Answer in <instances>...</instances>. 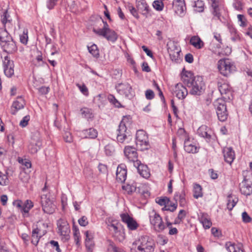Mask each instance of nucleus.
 Here are the masks:
<instances>
[{
	"mask_svg": "<svg viewBox=\"0 0 252 252\" xmlns=\"http://www.w3.org/2000/svg\"><path fill=\"white\" fill-rule=\"evenodd\" d=\"M11 20L9 14H8L7 11H5L3 15L1 16V22L4 26L5 28H6V23L7 22H9Z\"/></svg>",
	"mask_w": 252,
	"mask_h": 252,
	"instance_id": "obj_49",
	"label": "nucleus"
},
{
	"mask_svg": "<svg viewBox=\"0 0 252 252\" xmlns=\"http://www.w3.org/2000/svg\"><path fill=\"white\" fill-rule=\"evenodd\" d=\"M190 72L186 71L182 76V80L189 88H191L190 93L194 95H200L204 91L205 84L201 76L192 77Z\"/></svg>",
	"mask_w": 252,
	"mask_h": 252,
	"instance_id": "obj_1",
	"label": "nucleus"
},
{
	"mask_svg": "<svg viewBox=\"0 0 252 252\" xmlns=\"http://www.w3.org/2000/svg\"><path fill=\"white\" fill-rule=\"evenodd\" d=\"M218 88L221 94L225 99H231L232 97L230 87L226 83H218Z\"/></svg>",
	"mask_w": 252,
	"mask_h": 252,
	"instance_id": "obj_14",
	"label": "nucleus"
},
{
	"mask_svg": "<svg viewBox=\"0 0 252 252\" xmlns=\"http://www.w3.org/2000/svg\"><path fill=\"white\" fill-rule=\"evenodd\" d=\"M121 218L122 220V221L127 224L128 223L129 220L131 219V217H130L128 214H122L121 215Z\"/></svg>",
	"mask_w": 252,
	"mask_h": 252,
	"instance_id": "obj_62",
	"label": "nucleus"
},
{
	"mask_svg": "<svg viewBox=\"0 0 252 252\" xmlns=\"http://www.w3.org/2000/svg\"><path fill=\"white\" fill-rule=\"evenodd\" d=\"M156 202L160 206H165L168 203L169 199L167 197L162 198H157L156 200Z\"/></svg>",
	"mask_w": 252,
	"mask_h": 252,
	"instance_id": "obj_58",
	"label": "nucleus"
},
{
	"mask_svg": "<svg viewBox=\"0 0 252 252\" xmlns=\"http://www.w3.org/2000/svg\"><path fill=\"white\" fill-rule=\"evenodd\" d=\"M0 45L3 49V51L6 53H12L17 50L16 44L12 37L11 39H8L0 43Z\"/></svg>",
	"mask_w": 252,
	"mask_h": 252,
	"instance_id": "obj_19",
	"label": "nucleus"
},
{
	"mask_svg": "<svg viewBox=\"0 0 252 252\" xmlns=\"http://www.w3.org/2000/svg\"><path fill=\"white\" fill-rule=\"evenodd\" d=\"M108 226L110 230L114 231L115 237H116L119 241H122L124 240V233L123 232H121V225L120 223H113Z\"/></svg>",
	"mask_w": 252,
	"mask_h": 252,
	"instance_id": "obj_13",
	"label": "nucleus"
},
{
	"mask_svg": "<svg viewBox=\"0 0 252 252\" xmlns=\"http://www.w3.org/2000/svg\"><path fill=\"white\" fill-rule=\"evenodd\" d=\"M231 39L233 41L236 42L240 40L239 35L237 34L236 31L234 29L231 30Z\"/></svg>",
	"mask_w": 252,
	"mask_h": 252,
	"instance_id": "obj_52",
	"label": "nucleus"
},
{
	"mask_svg": "<svg viewBox=\"0 0 252 252\" xmlns=\"http://www.w3.org/2000/svg\"><path fill=\"white\" fill-rule=\"evenodd\" d=\"M25 105L24 99L21 97L19 96L17 98V100L13 102L11 106V114L15 115L17 112L23 109Z\"/></svg>",
	"mask_w": 252,
	"mask_h": 252,
	"instance_id": "obj_22",
	"label": "nucleus"
},
{
	"mask_svg": "<svg viewBox=\"0 0 252 252\" xmlns=\"http://www.w3.org/2000/svg\"><path fill=\"white\" fill-rule=\"evenodd\" d=\"M13 205L14 207L21 211L22 207H23V202L20 200H15L13 202Z\"/></svg>",
	"mask_w": 252,
	"mask_h": 252,
	"instance_id": "obj_63",
	"label": "nucleus"
},
{
	"mask_svg": "<svg viewBox=\"0 0 252 252\" xmlns=\"http://www.w3.org/2000/svg\"><path fill=\"white\" fill-rule=\"evenodd\" d=\"M190 44L196 48L200 49L203 46V42L198 36H193L190 40Z\"/></svg>",
	"mask_w": 252,
	"mask_h": 252,
	"instance_id": "obj_33",
	"label": "nucleus"
},
{
	"mask_svg": "<svg viewBox=\"0 0 252 252\" xmlns=\"http://www.w3.org/2000/svg\"><path fill=\"white\" fill-rule=\"evenodd\" d=\"M58 0H47L46 2L47 7L49 9H53L56 5Z\"/></svg>",
	"mask_w": 252,
	"mask_h": 252,
	"instance_id": "obj_59",
	"label": "nucleus"
},
{
	"mask_svg": "<svg viewBox=\"0 0 252 252\" xmlns=\"http://www.w3.org/2000/svg\"><path fill=\"white\" fill-rule=\"evenodd\" d=\"M8 183L7 173H3L0 171V185L6 186Z\"/></svg>",
	"mask_w": 252,
	"mask_h": 252,
	"instance_id": "obj_46",
	"label": "nucleus"
},
{
	"mask_svg": "<svg viewBox=\"0 0 252 252\" xmlns=\"http://www.w3.org/2000/svg\"><path fill=\"white\" fill-rule=\"evenodd\" d=\"M193 6L196 11L201 12L204 10V3L201 0H197L195 1Z\"/></svg>",
	"mask_w": 252,
	"mask_h": 252,
	"instance_id": "obj_42",
	"label": "nucleus"
},
{
	"mask_svg": "<svg viewBox=\"0 0 252 252\" xmlns=\"http://www.w3.org/2000/svg\"><path fill=\"white\" fill-rule=\"evenodd\" d=\"M174 92L176 96L180 99H184L188 94L187 89L181 83L176 85Z\"/></svg>",
	"mask_w": 252,
	"mask_h": 252,
	"instance_id": "obj_20",
	"label": "nucleus"
},
{
	"mask_svg": "<svg viewBox=\"0 0 252 252\" xmlns=\"http://www.w3.org/2000/svg\"><path fill=\"white\" fill-rule=\"evenodd\" d=\"M108 99L109 102L113 104L115 107L119 108L122 106L120 102L115 98L114 95L112 94L109 95Z\"/></svg>",
	"mask_w": 252,
	"mask_h": 252,
	"instance_id": "obj_47",
	"label": "nucleus"
},
{
	"mask_svg": "<svg viewBox=\"0 0 252 252\" xmlns=\"http://www.w3.org/2000/svg\"><path fill=\"white\" fill-rule=\"evenodd\" d=\"M203 193L202 192V188L199 184H195L193 188V196L195 198L202 197Z\"/></svg>",
	"mask_w": 252,
	"mask_h": 252,
	"instance_id": "obj_40",
	"label": "nucleus"
},
{
	"mask_svg": "<svg viewBox=\"0 0 252 252\" xmlns=\"http://www.w3.org/2000/svg\"><path fill=\"white\" fill-rule=\"evenodd\" d=\"M3 66L4 68V72L5 75L8 77H11L14 75V62L11 60L10 58L6 56L4 57L3 61Z\"/></svg>",
	"mask_w": 252,
	"mask_h": 252,
	"instance_id": "obj_11",
	"label": "nucleus"
},
{
	"mask_svg": "<svg viewBox=\"0 0 252 252\" xmlns=\"http://www.w3.org/2000/svg\"><path fill=\"white\" fill-rule=\"evenodd\" d=\"M199 220L205 229L209 228L212 225V222L207 214L203 213L199 218Z\"/></svg>",
	"mask_w": 252,
	"mask_h": 252,
	"instance_id": "obj_29",
	"label": "nucleus"
},
{
	"mask_svg": "<svg viewBox=\"0 0 252 252\" xmlns=\"http://www.w3.org/2000/svg\"><path fill=\"white\" fill-rule=\"evenodd\" d=\"M58 233L64 237L65 240L69 239L70 228L68 223L66 221L63 219H60L57 221Z\"/></svg>",
	"mask_w": 252,
	"mask_h": 252,
	"instance_id": "obj_8",
	"label": "nucleus"
},
{
	"mask_svg": "<svg viewBox=\"0 0 252 252\" xmlns=\"http://www.w3.org/2000/svg\"><path fill=\"white\" fill-rule=\"evenodd\" d=\"M126 224L128 228L132 230L136 229L138 227L137 222L134 220H133V218H131L128 223H127Z\"/></svg>",
	"mask_w": 252,
	"mask_h": 252,
	"instance_id": "obj_54",
	"label": "nucleus"
},
{
	"mask_svg": "<svg viewBox=\"0 0 252 252\" xmlns=\"http://www.w3.org/2000/svg\"><path fill=\"white\" fill-rule=\"evenodd\" d=\"M184 149L187 153L192 154L196 153L198 151V148L195 145L191 144L189 139L185 141Z\"/></svg>",
	"mask_w": 252,
	"mask_h": 252,
	"instance_id": "obj_28",
	"label": "nucleus"
},
{
	"mask_svg": "<svg viewBox=\"0 0 252 252\" xmlns=\"http://www.w3.org/2000/svg\"><path fill=\"white\" fill-rule=\"evenodd\" d=\"M133 165L137 168L138 172L142 177L145 178H148L150 177V171L146 165L141 163L140 160L134 162Z\"/></svg>",
	"mask_w": 252,
	"mask_h": 252,
	"instance_id": "obj_18",
	"label": "nucleus"
},
{
	"mask_svg": "<svg viewBox=\"0 0 252 252\" xmlns=\"http://www.w3.org/2000/svg\"><path fill=\"white\" fill-rule=\"evenodd\" d=\"M107 252H125V251L118 247H117L113 242H110L107 248Z\"/></svg>",
	"mask_w": 252,
	"mask_h": 252,
	"instance_id": "obj_41",
	"label": "nucleus"
},
{
	"mask_svg": "<svg viewBox=\"0 0 252 252\" xmlns=\"http://www.w3.org/2000/svg\"><path fill=\"white\" fill-rule=\"evenodd\" d=\"M221 101H222L221 102H220V101L217 102L216 113L219 120L220 121L224 122L227 118L228 113L225 102L222 100Z\"/></svg>",
	"mask_w": 252,
	"mask_h": 252,
	"instance_id": "obj_9",
	"label": "nucleus"
},
{
	"mask_svg": "<svg viewBox=\"0 0 252 252\" xmlns=\"http://www.w3.org/2000/svg\"><path fill=\"white\" fill-rule=\"evenodd\" d=\"M139 252H153L155 242L154 240L148 236H141L138 241L133 243L131 248V252L136 248Z\"/></svg>",
	"mask_w": 252,
	"mask_h": 252,
	"instance_id": "obj_2",
	"label": "nucleus"
},
{
	"mask_svg": "<svg viewBox=\"0 0 252 252\" xmlns=\"http://www.w3.org/2000/svg\"><path fill=\"white\" fill-rule=\"evenodd\" d=\"M130 135L124 134L123 135H117V140L119 143H126L128 142V140L130 139Z\"/></svg>",
	"mask_w": 252,
	"mask_h": 252,
	"instance_id": "obj_44",
	"label": "nucleus"
},
{
	"mask_svg": "<svg viewBox=\"0 0 252 252\" xmlns=\"http://www.w3.org/2000/svg\"><path fill=\"white\" fill-rule=\"evenodd\" d=\"M150 222L158 232H161L165 228L162 218L159 215L156 213H155L153 216H150Z\"/></svg>",
	"mask_w": 252,
	"mask_h": 252,
	"instance_id": "obj_10",
	"label": "nucleus"
},
{
	"mask_svg": "<svg viewBox=\"0 0 252 252\" xmlns=\"http://www.w3.org/2000/svg\"><path fill=\"white\" fill-rule=\"evenodd\" d=\"M212 1V7L213 8V14L214 16L219 18L220 13L219 12L218 7L220 2V0H211Z\"/></svg>",
	"mask_w": 252,
	"mask_h": 252,
	"instance_id": "obj_36",
	"label": "nucleus"
},
{
	"mask_svg": "<svg viewBox=\"0 0 252 252\" xmlns=\"http://www.w3.org/2000/svg\"><path fill=\"white\" fill-rule=\"evenodd\" d=\"M167 50L169 54H170V51L172 53L175 52H181V49L178 46L177 43L174 41H169L167 44Z\"/></svg>",
	"mask_w": 252,
	"mask_h": 252,
	"instance_id": "obj_34",
	"label": "nucleus"
},
{
	"mask_svg": "<svg viewBox=\"0 0 252 252\" xmlns=\"http://www.w3.org/2000/svg\"><path fill=\"white\" fill-rule=\"evenodd\" d=\"M82 115L83 117L89 120L93 117L91 110L88 108H84L81 110Z\"/></svg>",
	"mask_w": 252,
	"mask_h": 252,
	"instance_id": "obj_43",
	"label": "nucleus"
},
{
	"mask_svg": "<svg viewBox=\"0 0 252 252\" xmlns=\"http://www.w3.org/2000/svg\"><path fill=\"white\" fill-rule=\"evenodd\" d=\"M209 128L205 125H202L197 129V133L201 137L206 139L207 141L210 140L211 135L209 132Z\"/></svg>",
	"mask_w": 252,
	"mask_h": 252,
	"instance_id": "obj_25",
	"label": "nucleus"
},
{
	"mask_svg": "<svg viewBox=\"0 0 252 252\" xmlns=\"http://www.w3.org/2000/svg\"><path fill=\"white\" fill-rule=\"evenodd\" d=\"M40 230L38 228L36 227L34 228L32 231V243L36 246L39 242L40 238H41V236H39Z\"/></svg>",
	"mask_w": 252,
	"mask_h": 252,
	"instance_id": "obj_32",
	"label": "nucleus"
},
{
	"mask_svg": "<svg viewBox=\"0 0 252 252\" xmlns=\"http://www.w3.org/2000/svg\"><path fill=\"white\" fill-rule=\"evenodd\" d=\"M102 22L104 25L102 28H94L93 30V32L98 35L104 37L108 41L113 43L115 42L118 38L117 34L114 30L109 28L106 22H104L102 20Z\"/></svg>",
	"mask_w": 252,
	"mask_h": 252,
	"instance_id": "obj_3",
	"label": "nucleus"
},
{
	"mask_svg": "<svg viewBox=\"0 0 252 252\" xmlns=\"http://www.w3.org/2000/svg\"><path fill=\"white\" fill-rule=\"evenodd\" d=\"M41 146V140L39 137L35 136L31 139L28 146V149L31 153L35 154L40 149Z\"/></svg>",
	"mask_w": 252,
	"mask_h": 252,
	"instance_id": "obj_15",
	"label": "nucleus"
},
{
	"mask_svg": "<svg viewBox=\"0 0 252 252\" xmlns=\"http://www.w3.org/2000/svg\"><path fill=\"white\" fill-rule=\"evenodd\" d=\"M128 119L127 117H124L123 120L121 121L119 126V128L117 130V135H126L129 134V131L127 130L126 121Z\"/></svg>",
	"mask_w": 252,
	"mask_h": 252,
	"instance_id": "obj_27",
	"label": "nucleus"
},
{
	"mask_svg": "<svg viewBox=\"0 0 252 252\" xmlns=\"http://www.w3.org/2000/svg\"><path fill=\"white\" fill-rule=\"evenodd\" d=\"M125 156L130 161L134 162L138 160L137 159L138 155L135 148L132 146H126L124 150Z\"/></svg>",
	"mask_w": 252,
	"mask_h": 252,
	"instance_id": "obj_12",
	"label": "nucleus"
},
{
	"mask_svg": "<svg viewBox=\"0 0 252 252\" xmlns=\"http://www.w3.org/2000/svg\"><path fill=\"white\" fill-rule=\"evenodd\" d=\"M136 2L138 10L141 11L142 15L147 17L150 9L145 0H136Z\"/></svg>",
	"mask_w": 252,
	"mask_h": 252,
	"instance_id": "obj_24",
	"label": "nucleus"
},
{
	"mask_svg": "<svg viewBox=\"0 0 252 252\" xmlns=\"http://www.w3.org/2000/svg\"><path fill=\"white\" fill-rule=\"evenodd\" d=\"M238 201V198L236 197L233 198L231 194H229L227 196V208L229 210H232L233 207L236 205Z\"/></svg>",
	"mask_w": 252,
	"mask_h": 252,
	"instance_id": "obj_35",
	"label": "nucleus"
},
{
	"mask_svg": "<svg viewBox=\"0 0 252 252\" xmlns=\"http://www.w3.org/2000/svg\"><path fill=\"white\" fill-rule=\"evenodd\" d=\"M242 220L244 222L248 223L250 222L251 220V218L249 216L247 212H244L242 215Z\"/></svg>",
	"mask_w": 252,
	"mask_h": 252,
	"instance_id": "obj_64",
	"label": "nucleus"
},
{
	"mask_svg": "<svg viewBox=\"0 0 252 252\" xmlns=\"http://www.w3.org/2000/svg\"><path fill=\"white\" fill-rule=\"evenodd\" d=\"M85 138L94 139L97 136V131L94 128H90L82 131Z\"/></svg>",
	"mask_w": 252,
	"mask_h": 252,
	"instance_id": "obj_30",
	"label": "nucleus"
},
{
	"mask_svg": "<svg viewBox=\"0 0 252 252\" xmlns=\"http://www.w3.org/2000/svg\"><path fill=\"white\" fill-rule=\"evenodd\" d=\"M180 52H175L172 53L171 51L170 54H169L171 60L175 63H179L181 61Z\"/></svg>",
	"mask_w": 252,
	"mask_h": 252,
	"instance_id": "obj_45",
	"label": "nucleus"
},
{
	"mask_svg": "<svg viewBox=\"0 0 252 252\" xmlns=\"http://www.w3.org/2000/svg\"><path fill=\"white\" fill-rule=\"evenodd\" d=\"M23 205L21 212L24 213L23 216L24 217H27L29 216V212L33 206V204L31 200H27L25 202H23Z\"/></svg>",
	"mask_w": 252,
	"mask_h": 252,
	"instance_id": "obj_31",
	"label": "nucleus"
},
{
	"mask_svg": "<svg viewBox=\"0 0 252 252\" xmlns=\"http://www.w3.org/2000/svg\"><path fill=\"white\" fill-rule=\"evenodd\" d=\"M79 224L82 226H85L88 224L87 218L86 216H82L78 220Z\"/></svg>",
	"mask_w": 252,
	"mask_h": 252,
	"instance_id": "obj_61",
	"label": "nucleus"
},
{
	"mask_svg": "<svg viewBox=\"0 0 252 252\" xmlns=\"http://www.w3.org/2000/svg\"><path fill=\"white\" fill-rule=\"evenodd\" d=\"M136 144L137 148L141 151L148 150L150 148L148 137L145 131L139 130L136 134Z\"/></svg>",
	"mask_w": 252,
	"mask_h": 252,
	"instance_id": "obj_5",
	"label": "nucleus"
},
{
	"mask_svg": "<svg viewBox=\"0 0 252 252\" xmlns=\"http://www.w3.org/2000/svg\"><path fill=\"white\" fill-rule=\"evenodd\" d=\"M225 247L228 252H244L241 245H236L230 242H226Z\"/></svg>",
	"mask_w": 252,
	"mask_h": 252,
	"instance_id": "obj_26",
	"label": "nucleus"
},
{
	"mask_svg": "<svg viewBox=\"0 0 252 252\" xmlns=\"http://www.w3.org/2000/svg\"><path fill=\"white\" fill-rule=\"evenodd\" d=\"M85 245L89 252H92L94 246V241H85Z\"/></svg>",
	"mask_w": 252,
	"mask_h": 252,
	"instance_id": "obj_55",
	"label": "nucleus"
},
{
	"mask_svg": "<svg viewBox=\"0 0 252 252\" xmlns=\"http://www.w3.org/2000/svg\"><path fill=\"white\" fill-rule=\"evenodd\" d=\"M218 68L221 74L228 76L235 70V67L228 59H222L218 61Z\"/></svg>",
	"mask_w": 252,
	"mask_h": 252,
	"instance_id": "obj_4",
	"label": "nucleus"
},
{
	"mask_svg": "<svg viewBox=\"0 0 252 252\" xmlns=\"http://www.w3.org/2000/svg\"><path fill=\"white\" fill-rule=\"evenodd\" d=\"M76 86L78 87L80 91L81 92V93L84 94L85 95L87 96L89 94L88 93V89L87 88V87L85 86V85L83 84L82 85H81L79 84H77Z\"/></svg>",
	"mask_w": 252,
	"mask_h": 252,
	"instance_id": "obj_56",
	"label": "nucleus"
},
{
	"mask_svg": "<svg viewBox=\"0 0 252 252\" xmlns=\"http://www.w3.org/2000/svg\"><path fill=\"white\" fill-rule=\"evenodd\" d=\"M145 96L147 99L151 100L154 98L155 94L152 90H147L145 92Z\"/></svg>",
	"mask_w": 252,
	"mask_h": 252,
	"instance_id": "obj_60",
	"label": "nucleus"
},
{
	"mask_svg": "<svg viewBox=\"0 0 252 252\" xmlns=\"http://www.w3.org/2000/svg\"><path fill=\"white\" fill-rule=\"evenodd\" d=\"M223 157L226 162L231 164L235 158V153L231 147H225L223 150Z\"/></svg>",
	"mask_w": 252,
	"mask_h": 252,
	"instance_id": "obj_21",
	"label": "nucleus"
},
{
	"mask_svg": "<svg viewBox=\"0 0 252 252\" xmlns=\"http://www.w3.org/2000/svg\"><path fill=\"white\" fill-rule=\"evenodd\" d=\"M20 39L21 43L26 44L28 40V32L24 31L22 34L20 35Z\"/></svg>",
	"mask_w": 252,
	"mask_h": 252,
	"instance_id": "obj_53",
	"label": "nucleus"
},
{
	"mask_svg": "<svg viewBox=\"0 0 252 252\" xmlns=\"http://www.w3.org/2000/svg\"><path fill=\"white\" fill-rule=\"evenodd\" d=\"M173 8L176 13L183 16L186 9L184 0H174L172 3Z\"/></svg>",
	"mask_w": 252,
	"mask_h": 252,
	"instance_id": "obj_17",
	"label": "nucleus"
},
{
	"mask_svg": "<svg viewBox=\"0 0 252 252\" xmlns=\"http://www.w3.org/2000/svg\"><path fill=\"white\" fill-rule=\"evenodd\" d=\"M127 169L124 164H121L117 167L116 171V180L120 183H124L126 178Z\"/></svg>",
	"mask_w": 252,
	"mask_h": 252,
	"instance_id": "obj_16",
	"label": "nucleus"
},
{
	"mask_svg": "<svg viewBox=\"0 0 252 252\" xmlns=\"http://www.w3.org/2000/svg\"><path fill=\"white\" fill-rule=\"evenodd\" d=\"M105 152L107 156L112 155L115 152L114 146L110 144L107 145L105 147Z\"/></svg>",
	"mask_w": 252,
	"mask_h": 252,
	"instance_id": "obj_48",
	"label": "nucleus"
},
{
	"mask_svg": "<svg viewBox=\"0 0 252 252\" xmlns=\"http://www.w3.org/2000/svg\"><path fill=\"white\" fill-rule=\"evenodd\" d=\"M40 202L42 210L45 213L52 214L55 212L56 205L53 201L50 199L49 194L42 195Z\"/></svg>",
	"mask_w": 252,
	"mask_h": 252,
	"instance_id": "obj_6",
	"label": "nucleus"
},
{
	"mask_svg": "<svg viewBox=\"0 0 252 252\" xmlns=\"http://www.w3.org/2000/svg\"><path fill=\"white\" fill-rule=\"evenodd\" d=\"M115 88L120 95L126 97L130 98L133 96L132 87L128 83H119L116 85Z\"/></svg>",
	"mask_w": 252,
	"mask_h": 252,
	"instance_id": "obj_7",
	"label": "nucleus"
},
{
	"mask_svg": "<svg viewBox=\"0 0 252 252\" xmlns=\"http://www.w3.org/2000/svg\"><path fill=\"white\" fill-rule=\"evenodd\" d=\"M240 190L241 192L245 195H249L252 192V186L246 179H244L240 184Z\"/></svg>",
	"mask_w": 252,
	"mask_h": 252,
	"instance_id": "obj_23",
	"label": "nucleus"
},
{
	"mask_svg": "<svg viewBox=\"0 0 252 252\" xmlns=\"http://www.w3.org/2000/svg\"><path fill=\"white\" fill-rule=\"evenodd\" d=\"M30 119V116L29 115L25 116L20 122V126L22 127H25L28 125Z\"/></svg>",
	"mask_w": 252,
	"mask_h": 252,
	"instance_id": "obj_57",
	"label": "nucleus"
},
{
	"mask_svg": "<svg viewBox=\"0 0 252 252\" xmlns=\"http://www.w3.org/2000/svg\"><path fill=\"white\" fill-rule=\"evenodd\" d=\"M73 237L76 245L79 244L80 232L79 229L76 227H73Z\"/></svg>",
	"mask_w": 252,
	"mask_h": 252,
	"instance_id": "obj_50",
	"label": "nucleus"
},
{
	"mask_svg": "<svg viewBox=\"0 0 252 252\" xmlns=\"http://www.w3.org/2000/svg\"><path fill=\"white\" fill-rule=\"evenodd\" d=\"M89 52L95 58H98L99 56V50L97 46L95 44H92L91 46H88Z\"/></svg>",
	"mask_w": 252,
	"mask_h": 252,
	"instance_id": "obj_39",
	"label": "nucleus"
},
{
	"mask_svg": "<svg viewBox=\"0 0 252 252\" xmlns=\"http://www.w3.org/2000/svg\"><path fill=\"white\" fill-rule=\"evenodd\" d=\"M11 36L6 31V28L0 29V44L8 39H11Z\"/></svg>",
	"mask_w": 252,
	"mask_h": 252,
	"instance_id": "obj_37",
	"label": "nucleus"
},
{
	"mask_svg": "<svg viewBox=\"0 0 252 252\" xmlns=\"http://www.w3.org/2000/svg\"><path fill=\"white\" fill-rule=\"evenodd\" d=\"M153 6L154 8L158 11H161L163 8V3L160 0H155L153 3Z\"/></svg>",
	"mask_w": 252,
	"mask_h": 252,
	"instance_id": "obj_51",
	"label": "nucleus"
},
{
	"mask_svg": "<svg viewBox=\"0 0 252 252\" xmlns=\"http://www.w3.org/2000/svg\"><path fill=\"white\" fill-rule=\"evenodd\" d=\"M123 189L126 191L128 194H130L133 192H137L138 188L136 187V185L134 184L132 185L127 184L125 186H122Z\"/></svg>",
	"mask_w": 252,
	"mask_h": 252,
	"instance_id": "obj_38",
	"label": "nucleus"
}]
</instances>
